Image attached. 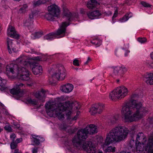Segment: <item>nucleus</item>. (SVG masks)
<instances>
[{"label":"nucleus","mask_w":153,"mask_h":153,"mask_svg":"<svg viewBox=\"0 0 153 153\" xmlns=\"http://www.w3.org/2000/svg\"><path fill=\"white\" fill-rule=\"evenodd\" d=\"M140 102L134 100L128 101L123 106L121 113L127 121H135L142 117L143 114L147 112L148 110L142 107Z\"/></svg>","instance_id":"nucleus-1"},{"label":"nucleus","mask_w":153,"mask_h":153,"mask_svg":"<svg viewBox=\"0 0 153 153\" xmlns=\"http://www.w3.org/2000/svg\"><path fill=\"white\" fill-rule=\"evenodd\" d=\"M73 104L69 101L66 102L64 103H56L54 102H48L45 105L46 111L48 114L51 117H57L59 119L64 118L62 112L65 111L68 119H70V115L72 113L71 110Z\"/></svg>","instance_id":"nucleus-2"},{"label":"nucleus","mask_w":153,"mask_h":153,"mask_svg":"<svg viewBox=\"0 0 153 153\" xmlns=\"http://www.w3.org/2000/svg\"><path fill=\"white\" fill-rule=\"evenodd\" d=\"M18 64L11 63L6 67L7 72L16 74L19 79L23 81H28L30 79L29 72L26 67L29 64L27 57L22 56L16 59Z\"/></svg>","instance_id":"nucleus-3"},{"label":"nucleus","mask_w":153,"mask_h":153,"mask_svg":"<svg viewBox=\"0 0 153 153\" xmlns=\"http://www.w3.org/2000/svg\"><path fill=\"white\" fill-rule=\"evenodd\" d=\"M129 132L125 126H118L110 131L107 134L104 145H108L114 142H119L124 140L127 137Z\"/></svg>","instance_id":"nucleus-4"},{"label":"nucleus","mask_w":153,"mask_h":153,"mask_svg":"<svg viewBox=\"0 0 153 153\" xmlns=\"http://www.w3.org/2000/svg\"><path fill=\"white\" fill-rule=\"evenodd\" d=\"M86 131L85 128L77 131V138L76 136L74 137L73 140V145L74 146L77 147L82 146L84 150L87 153H95L96 149L91 142H82L85 141L88 137V134Z\"/></svg>","instance_id":"nucleus-5"},{"label":"nucleus","mask_w":153,"mask_h":153,"mask_svg":"<svg viewBox=\"0 0 153 153\" xmlns=\"http://www.w3.org/2000/svg\"><path fill=\"white\" fill-rule=\"evenodd\" d=\"M128 93L127 89L123 86L117 88L109 94L110 98L112 100L116 99L122 98L126 96Z\"/></svg>","instance_id":"nucleus-6"},{"label":"nucleus","mask_w":153,"mask_h":153,"mask_svg":"<svg viewBox=\"0 0 153 153\" xmlns=\"http://www.w3.org/2000/svg\"><path fill=\"white\" fill-rule=\"evenodd\" d=\"M56 71L51 76L50 78L51 84L55 83L58 80H62L64 79L65 76V70L64 66L62 65H59Z\"/></svg>","instance_id":"nucleus-7"},{"label":"nucleus","mask_w":153,"mask_h":153,"mask_svg":"<svg viewBox=\"0 0 153 153\" xmlns=\"http://www.w3.org/2000/svg\"><path fill=\"white\" fill-rule=\"evenodd\" d=\"M69 25H67L66 22H63L60 28L58 29L56 33H51L47 34L44 37L45 39L51 40L56 37L57 36L60 34L63 35L65 31L66 27Z\"/></svg>","instance_id":"nucleus-8"},{"label":"nucleus","mask_w":153,"mask_h":153,"mask_svg":"<svg viewBox=\"0 0 153 153\" xmlns=\"http://www.w3.org/2000/svg\"><path fill=\"white\" fill-rule=\"evenodd\" d=\"M33 61L31 62V65L33 67L32 71L33 73L35 75L40 74L42 71V67L39 65L38 62L41 60V58L39 56L32 57L31 59Z\"/></svg>","instance_id":"nucleus-9"},{"label":"nucleus","mask_w":153,"mask_h":153,"mask_svg":"<svg viewBox=\"0 0 153 153\" xmlns=\"http://www.w3.org/2000/svg\"><path fill=\"white\" fill-rule=\"evenodd\" d=\"M24 84L22 83H17L16 84V87L12 89L10 91V93L14 95L17 100L23 94V92L20 89V88Z\"/></svg>","instance_id":"nucleus-10"},{"label":"nucleus","mask_w":153,"mask_h":153,"mask_svg":"<svg viewBox=\"0 0 153 153\" xmlns=\"http://www.w3.org/2000/svg\"><path fill=\"white\" fill-rule=\"evenodd\" d=\"M132 136L134 138H135L136 142L142 143L143 145L146 143L147 138L143 132H140L138 133L137 134H134Z\"/></svg>","instance_id":"nucleus-11"},{"label":"nucleus","mask_w":153,"mask_h":153,"mask_svg":"<svg viewBox=\"0 0 153 153\" xmlns=\"http://www.w3.org/2000/svg\"><path fill=\"white\" fill-rule=\"evenodd\" d=\"M48 10L51 13L55 15V16L58 17L60 14V10L58 7L55 4L48 6Z\"/></svg>","instance_id":"nucleus-12"},{"label":"nucleus","mask_w":153,"mask_h":153,"mask_svg":"<svg viewBox=\"0 0 153 153\" xmlns=\"http://www.w3.org/2000/svg\"><path fill=\"white\" fill-rule=\"evenodd\" d=\"M7 35L8 36L16 39L19 38V35L17 33L14 27L12 26H10L8 29Z\"/></svg>","instance_id":"nucleus-13"},{"label":"nucleus","mask_w":153,"mask_h":153,"mask_svg":"<svg viewBox=\"0 0 153 153\" xmlns=\"http://www.w3.org/2000/svg\"><path fill=\"white\" fill-rule=\"evenodd\" d=\"M63 15L64 17L65 16L68 18V20L70 21H71L73 18H77L78 17L77 13H73L72 14L66 8L64 9Z\"/></svg>","instance_id":"nucleus-14"},{"label":"nucleus","mask_w":153,"mask_h":153,"mask_svg":"<svg viewBox=\"0 0 153 153\" xmlns=\"http://www.w3.org/2000/svg\"><path fill=\"white\" fill-rule=\"evenodd\" d=\"M46 91L43 89L41 91H37L35 96L36 98L38 99L40 102H43L45 101V97L46 95Z\"/></svg>","instance_id":"nucleus-15"},{"label":"nucleus","mask_w":153,"mask_h":153,"mask_svg":"<svg viewBox=\"0 0 153 153\" xmlns=\"http://www.w3.org/2000/svg\"><path fill=\"white\" fill-rule=\"evenodd\" d=\"M143 80L148 84L153 85V73H146L144 75Z\"/></svg>","instance_id":"nucleus-16"},{"label":"nucleus","mask_w":153,"mask_h":153,"mask_svg":"<svg viewBox=\"0 0 153 153\" xmlns=\"http://www.w3.org/2000/svg\"><path fill=\"white\" fill-rule=\"evenodd\" d=\"M74 88L73 85L71 84L68 83L62 86L60 88L61 90L65 93H69Z\"/></svg>","instance_id":"nucleus-17"},{"label":"nucleus","mask_w":153,"mask_h":153,"mask_svg":"<svg viewBox=\"0 0 153 153\" xmlns=\"http://www.w3.org/2000/svg\"><path fill=\"white\" fill-rule=\"evenodd\" d=\"M85 128L88 134H91L96 133L97 132V127L94 124H90L86 127Z\"/></svg>","instance_id":"nucleus-18"},{"label":"nucleus","mask_w":153,"mask_h":153,"mask_svg":"<svg viewBox=\"0 0 153 153\" xmlns=\"http://www.w3.org/2000/svg\"><path fill=\"white\" fill-rule=\"evenodd\" d=\"M87 15L89 19H91L98 18L101 14L98 10H95L91 13H87Z\"/></svg>","instance_id":"nucleus-19"},{"label":"nucleus","mask_w":153,"mask_h":153,"mask_svg":"<svg viewBox=\"0 0 153 153\" xmlns=\"http://www.w3.org/2000/svg\"><path fill=\"white\" fill-rule=\"evenodd\" d=\"M7 49L9 53H12V51L11 50V48L12 51L14 52H15L16 51V50L14 51V47H15V46L13 44L12 40L10 39L9 38H7Z\"/></svg>","instance_id":"nucleus-20"},{"label":"nucleus","mask_w":153,"mask_h":153,"mask_svg":"<svg viewBox=\"0 0 153 153\" xmlns=\"http://www.w3.org/2000/svg\"><path fill=\"white\" fill-rule=\"evenodd\" d=\"M144 144L143 145L142 143H137V144L136 145V151L139 153V152H141L143 151H145V148L147 146V144L144 146Z\"/></svg>","instance_id":"nucleus-21"},{"label":"nucleus","mask_w":153,"mask_h":153,"mask_svg":"<svg viewBox=\"0 0 153 153\" xmlns=\"http://www.w3.org/2000/svg\"><path fill=\"white\" fill-rule=\"evenodd\" d=\"M32 137L33 139L32 140L33 143H34L36 145H39L40 144V142L43 141L44 140V139L42 137H39L38 139L36 137H38L37 136L35 135H32Z\"/></svg>","instance_id":"nucleus-22"},{"label":"nucleus","mask_w":153,"mask_h":153,"mask_svg":"<svg viewBox=\"0 0 153 153\" xmlns=\"http://www.w3.org/2000/svg\"><path fill=\"white\" fill-rule=\"evenodd\" d=\"M44 17L47 20L53 21L55 15L51 13L50 12L45 14L44 15Z\"/></svg>","instance_id":"nucleus-23"},{"label":"nucleus","mask_w":153,"mask_h":153,"mask_svg":"<svg viewBox=\"0 0 153 153\" xmlns=\"http://www.w3.org/2000/svg\"><path fill=\"white\" fill-rule=\"evenodd\" d=\"M119 116L118 114H116L114 116L108 121V123H110L112 124H114L117 123L118 120Z\"/></svg>","instance_id":"nucleus-24"},{"label":"nucleus","mask_w":153,"mask_h":153,"mask_svg":"<svg viewBox=\"0 0 153 153\" xmlns=\"http://www.w3.org/2000/svg\"><path fill=\"white\" fill-rule=\"evenodd\" d=\"M95 105H96V107L97 109L98 113L99 114H100L104 109V105L103 104L100 103Z\"/></svg>","instance_id":"nucleus-25"},{"label":"nucleus","mask_w":153,"mask_h":153,"mask_svg":"<svg viewBox=\"0 0 153 153\" xmlns=\"http://www.w3.org/2000/svg\"><path fill=\"white\" fill-rule=\"evenodd\" d=\"M6 83V80L0 77V86L1 88V90H4L7 88Z\"/></svg>","instance_id":"nucleus-26"},{"label":"nucleus","mask_w":153,"mask_h":153,"mask_svg":"<svg viewBox=\"0 0 153 153\" xmlns=\"http://www.w3.org/2000/svg\"><path fill=\"white\" fill-rule=\"evenodd\" d=\"M27 6V4H25L22 6L19 10L18 13L20 14L25 13L26 11Z\"/></svg>","instance_id":"nucleus-27"},{"label":"nucleus","mask_w":153,"mask_h":153,"mask_svg":"<svg viewBox=\"0 0 153 153\" xmlns=\"http://www.w3.org/2000/svg\"><path fill=\"white\" fill-rule=\"evenodd\" d=\"M132 15L131 13L126 14L122 18L120 19V21L121 22H125Z\"/></svg>","instance_id":"nucleus-28"},{"label":"nucleus","mask_w":153,"mask_h":153,"mask_svg":"<svg viewBox=\"0 0 153 153\" xmlns=\"http://www.w3.org/2000/svg\"><path fill=\"white\" fill-rule=\"evenodd\" d=\"M96 107V105H94L91 107L90 109V112L91 115H94L97 113H98L97 109Z\"/></svg>","instance_id":"nucleus-29"},{"label":"nucleus","mask_w":153,"mask_h":153,"mask_svg":"<svg viewBox=\"0 0 153 153\" xmlns=\"http://www.w3.org/2000/svg\"><path fill=\"white\" fill-rule=\"evenodd\" d=\"M131 139L128 145H129V146H132L134 148V146H136L137 142H136V140L135 141L134 140V137L133 136H131Z\"/></svg>","instance_id":"nucleus-30"},{"label":"nucleus","mask_w":153,"mask_h":153,"mask_svg":"<svg viewBox=\"0 0 153 153\" xmlns=\"http://www.w3.org/2000/svg\"><path fill=\"white\" fill-rule=\"evenodd\" d=\"M46 0H38L35 2L33 4L35 6H39L42 4H43L46 2Z\"/></svg>","instance_id":"nucleus-31"},{"label":"nucleus","mask_w":153,"mask_h":153,"mask_svg":"<svg viewBox=\"0 0 153 153\" xmlns=\"http://www.w3.org/2000/svg\"><path fill=\"white\" fill-rule=\"evenodd\" d=\"M121 70L120 67H115L114 68L113 70L114 74L116 76L120 75V73L119 71Z\"/></svg>","instance_id":"nucleus-32"},{"label":"nucleus","mask_w":153,"mask_h":153,"mask_svg":"<svg viewBox=\"0 0 153 153\" xmlns=\"http://www.w3.org/2000/svg\"><path fill=\"white\" fill-rule=\"evenodd\" d=\"M115 148L111 146H108L107 149H105V151L106 152H114L115 151Z\"/></svg>","instance_id":"nucleus-33"},{"label":"nucleus","mask_w":153,"mask_h":153,"mask_svg":"<svg viewBox=\"0 0 153 153\" xmlns=\"http://www.w3.org/2000/svg\"><path fill=\"white\" fill-rule=\"evenodd\" d=\"M27 101L29 103L37 105L38 102L35 99H32L30 98H28L27 100Z\"/></svg>","instance_id":"nucleus-34"},{"label":"nucleus","mask_w":153,"mask_h":153,"mask_svg":"<svg viewBox=\"0 0 153 153\" xmlns=\"http://www.w3.org/2000/svg\"><path fill=\"white\" fill-rule=\"evenodd\" d=\"M91 3H90L89 2H88L87 3V6L88 8L89 9H92L95 6V4L96 3H93L91 2Z\"/></svg>","instance_id":"nucleus-35"},{"label":"nucleus","mask_w":153,"mask_h":153,"mask_svg":"<svg viewBox=\"0 0 153 153\" xmlns=\"http://www.w3.org/2000/svg\"><path fill=\"white\" fill-rule=\"evenodd\" d=\"M38 14L36 10H34L32 11L31 13L29 15V18L30 19H32L33 17L36 15Z\"/></svg>","instance_id":"nucleus-36"},{"label":"nucleus","mask_w":153,"mask_h":153,"mask_svg":"<svg viewBox=\"0 0 153 153\" xmlns=\"http://www.w3.org/2000/svg\"><path fill=\"white\" fill-rule=\"evenodd\" d=\"M34 36V38H38L41 36L42 35V33L41 32H36L33 34Z\"/></svg>","instance_id":"nucleus-37"},{"label":"nucleus","mask_w":153,"mask_h":153,"mask_svg":"<svg viewBox=\"0 0 153 153\" xmlns=\"http://www.w3.org/2000/svg\"><path fill=\"white\" fill-rule=\"evenodd\" d=\"M134 148L132 146L128 145L127 148H126L127 149H126L125 151L127 153H131V151H133L134 150Z\"/></svg>","instance_id":"nucleus-38"},{"label":"nucleus","mask_w":153,"mask_h":153,"mask_svg":"<svg viewBox=\"0 0 153 153\" xmlns=\"http://www.w3.org/2000/svg\"><path fill=\"white\" fill-rule=\"evenodd\" d=\"M140 4L145 7H151V5H150V4L144 1L141 2H140Z\"/></svg>","instance_id":"nucleus-39"},{"label":"nucleus","mask_w":153,"mask_h":153,"mask_svg":"<svg viewBox=\"0 0 153 153\" xmlns=\"http://www.w3.org/2000/svg\"><path fill=\"white\" fill-rule=\"evenodd\" d=\"M138 41L141 43H143L146 42V39L145 38H138Z\"/></svg>","instance_id":"nucleus-40"},{"label":"nucleus","mask_w":153,"mask_h":153,"mask_svg":"<svg viewBox=\"0 0 153 153\" xmlns=\"http://www.w3.org/2000/svg\"><path fill=\"white\" fill-rule=\"evenodd\" d=\"M17 146V144L16 143H15L14 141H13L12 143H11L10 147L12 149H15Z\"/></svg>","instance_id":"nucleus-41"},{"label":"nucleus","mask_w":153,"mask_h":153,"mask_svg":"<svg viewBox=\"0 0 153 153\" xmlns=\"http://www.w3.org/2000/svg\"><path fill=\"white\" fill-rule=\"evenodd\" d=\"M4 129L5 130L9 132H12V131L11 127L8 125H7L5 126Z\"/></svg>","instance_id":"nucleus-42"},{"label":"nucleus","mask_w":153,"mask_h":153,"mask_svg":"<svg viewBox=\"0 0 153 153\" xmlns=\"http://www.w3.org/2000/svg\"><path fill=\"white\" fill-rule=\"evenodd\" d=\"M73 64L74 65L76 66H79V61L77 59H75L73 61Z\"/></svg>","instance_id":"nucleus-43"},{"label":"nucleus","mask_w":153,"mask_h":153,"mask_svg":"<svg viewBox=\"0 0 153 153\" xmlns=\"http://www.w3.org/2000/svg\"><path fill=\"white\" fill-rule=\"evenodd\" d=\"M38 147H35L32 149V152L33 153H36L38 152Z\"/></svg>","instance_id":"nucleus-44"},{"label":"nucleus","mask_w":153,"mask_h":153,"mask_svg":"<svg viewBox=\"0 0 153 153\" xmlns=\"http://www.w3.org/2000/svg\"><path fill=\"white\" fill-rule=\"evenodd\" d=\"M118 11L117 9L115 10V13H114V15L112 17V19H114L116 17L117 15Z\"/></svg>","instance_id":"nucleus-45"},{"label":"nucleus","mask_w":153,"mask_h":153,"mask_svg":"<svg viewBox=\"0 0 153 153\" xmlns=\"http://www.w3.org/2000/svg\"><path fill=\"white\" fill-rule=\"evenodd\" d=\"M13 125L16 128H19L20 127V125L16 123H13Z\"/></svg>","instance_id":"nucleus-46"},{"label":"nucleus","mask_w":153,"mask_h":153,"mask_svg":"<svg viewBox=\"0 0 153 153\" xmlns=\"http://www.w3.org/2000/svg\"><path fill=\"white\" fill-rule=\"evenodd\" d=\"M16 135L14 134H12L10 136V137L11 138L13 139V141H14V139L16 137Z\"/></svg>","instance_id":"nucleus-47"},{"label":"nucleus","mask_w":153,"mask_h":153,"mask_svg":"<svg viewBox=\"0 0 153 153\" xmlns=\"http://www.w3.org/2000/svg\"><path fill=\"white\" fill-rule=\"evenodd\" d=\"M3 112L4 114L6 115H8L9 114V113L8 112L7 110L5 109H4V110H3Z\"/></svg>","instance_id":"nucleus-48"},{"label":"nucleus","mask_w":153,"mask_h":153,"mask_svg":"<svg viewBox=\"0 0 153 153\" xmlns=\"http://www.w3.org/2000/svg\"><path fill=\"white\" fill-rule=\"evenodd\" d=\"M71 131V134H73L74 133L76 130V128H71L70 129Z\"/></svg>","instance_id":"nucleus-49"},{"label":"nucleus","mask_w":153,"mask_h":153,"mask_svg":"<svg viewBox=\"0 0 153 153\" xmlns=\"http://www.w3.org/2000/svg\"><path fill=\"white\" fill-rule=\"evenodd\" d=\"M120 68H121V70H122L123 71V73H124V72L126 71V70L125 67H122Z\"/></svg>","instance_id":"nucleus-50"},{"label":"nucleus","mask_w":153,"mask_h":153,"mask_svg":"<svg viewBox=\"0 0 153 153\" xmlns=\"http://www.w3.org/2000/svg\"><path fill=\"white\" fill-rule=\"evenodd\" d=\"M151 58L153 59V52H152L151 54ZM150 66H151L152 67H153V63H151V64H150Z\"/></svg>","instance_id":"nucleus-51"},{"label":"nucleus","mask_w":153,"mask_h":153,"mask_svg":"<svg viewBox=\"0 0 153 153\" xmlns=\"http://www.w3.org/2000/svg\"><path fill=\"white\" fill-rule=\"evenodd\" d=\"M112 14V12L110 11H109L108 12V13H106V15L107 16H109V15H111Z\"/></svg>","instance_id":"nucleus-52"},{"label":"nucleus","mask_w":153,"mask_h":153,"mask_svg":"<svg viewBox=\"0 0 153 153\" xmlns=\"http://www.w3.org/2000/svg\"><path fill=\"white\" fill-rule=\"evenodd\" d=\"M135 128V127L134 126H131L130 128L131 131H132V132H133V131H134Z\"/></svg>","instance_id":"nucleus-53"},{"label":"nucleus","mask_w":153,"mask_h":153,"mask_svg":"<svg viewBox=\"0 0 153 153\" xmlns=\"http://www.w3.org/2000/svg\"><path fill=\"white\" fill-rule=\"evenodd\" d=\"M22 141V138H18L16 139V141H17L18 143H20Z\"/></svg>","instance_id":"nucleus-54"},{"label":"nucleus","mask_w":153,"mask_h":153,"mask_svg":"<svg viewBox=\"0 0 153 153\" xmlns=\"http://www.w3.org/2000/svg\"><path fill=\"white\" fill-rule=\"evenodd\" d=\"M101 44V42L100 41L98 42L97 43L96 42V45H97L98 46H100Z\"/></svg>","instance_id":"nucleus-55"},{"label":"nucleus","mask_w":153,"mask_h":153,"mask_svg":"<svg viewBox=\"0 0 153 153\" xmlns=\"http://www.w3.org/2000/svg\"><path fill=\"white\" fill-rule=\"evenodd\" d=\"M138 96V95L136 94H133L132 95V97L135 98Z\"/></svg>","instance_id":"nucleus-56"},{"label":"nucleus","mask_w":153,"mask_h":153,"mask_svg":"<svg viewBox=\"0 0 153 153\" xmlns=\"http://www.w3.org/2000/svg\"><path fill=\"white\" fill-rule=\"evenodd\" d=\"M93 3H97V1L95 0H90Z\"/></svg>","instance_id":"nucleus-57"},{"label":"nucleus","mask_w":153,"mask_h":153,"mask_svg":"<svg viewBox=\"0 0 153 153\" xmlns=\"http://www.w3.org/2000/svg\"><path fill=\"white\" fill-rule=\"evenodd\" d=\"M14 153H19V150L17 149H15Z\"/></svg>","instance_id":"nucleus-58"},{"label":"nucleus","mask_w":153,"mask_h":153,"mask_svg":"<svg viewBox=\"0 0 153 153\" xmlns=\"http://www.w3.org/2000/svg\"><path fill=\"white\" fill-rule=\"evenodd\" d=\"M91 43L93 45H96V42H93V41H91Z\"/></svg>","instance_id":"nucleus-59"},{"label":"nucleus","mask_w":153,"mask_h":153,"mask_svg":"<svg viewBox=\"0 0 153 153\" xmlns=\"http://www.w3.org/2000/svg\"><path fill=\"white\" fill-rule=\"evenodd\" d=\"M77 119V118L76 117H74V118H72L73 120H76Z\"/></svg>","instance_id":"nucleus-60"},{"label":"nucleus","mask_w":153,"mask_h":153,"mask_svg":"<svg viewBox=\"0 0 153 153\" xmlns=\"http://www.w3.org/2000/svg\"><path fill=\"white\" fill-rule=\"evenodd\" d=\"M91 59L89 57H88V59L87 60V61H88V62H89V61H91Z\"/></svg>","instance_id":"nucleus-61"},{"label":"nucleus","mask_w":153,"mask_h":153,"mask_svg":"<svg viewBox=\"0 0 153 153\" xmlns=\"http://www.w3.org/2000/svg\"><path fill=\"white\" fill-rule=\"evenodd\" d=\"M120 153H127L126 151H123L120 152Z\"/></svg>","instance_id":"nucleus-62"},{"label":"nucleus","mask_w":153,"mask_h":153,"mask_svg":"<svg viewBox=\"0 0 153 153\" xmlns=\"http://www.w3.org/2000/svg\"><path fill=\"white\" fill-rule=\"evenodd\" d=\"M88 61H87L86 62H85V63H84V64L85 65H87L88 64Z\"/></svg>","instance_id":"nucleus-63"},{"label":"nucleus","mask_w":153,"mask_h":153,"mask_svg":"<svg viewBox=\"0 0 153 153\" xmlns=\"http://www.w3.org/2000/svg\"><path fill=\"white\" fill-rule=\"evenodd\" d=\"M0 105L2 106H3V105H4L2 103H1V102H0Z\"/></svg>","instance_id":"nucleus-64"}]
</instances>
